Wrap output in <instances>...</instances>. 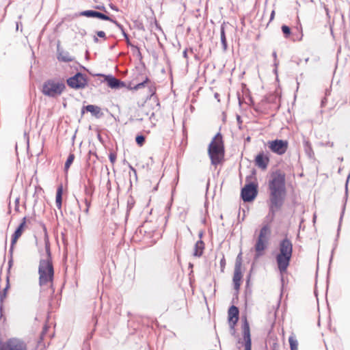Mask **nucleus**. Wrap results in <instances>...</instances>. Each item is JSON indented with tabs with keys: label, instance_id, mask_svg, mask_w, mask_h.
I'll use <instances>...</instances> for the list:
<instances>
[{
	"label": "nucleus",
	"instance_id": "1",
	"mask_svg": "<svg viewBox=\"0 0 350 350\" xmlns=\"http://www.w3.org/2000/svg\"><path fill=\"white\" fill-rule=\"evenodd\" d=\"M268 189L269 216L272 220L285 201L286 196L285 174L280 170L273 172L271 174V178L269 180Z\"/></svg>",
	"mask_w": 350,
	"mask_h": 350
},
{
	"label": "nucleus",
	"instance_id": "2",
	"mask_svg": "<svg viewBox=\"0 0 350 350\" xmlns=\"http://www.w3.org/2000/svg\"><path fill=\"white\" fill-rule=\"evenodd\" d=\"M45 252H40V260L38 267L39 284L42 286L52 282L54 277V269L53 265L50 243L48 236L45 234L44 238Z\"/></svg>",
	"mask_w": 350,
	"mask_h": 350
},
{
	"label": "nucleus",
	"instance_id": "3",
	"mask_svg": "<svg viewBox=\"0 0 350 350\" xmlns=\"http://www.w3.org/2000/svg\"><path fill=\"white\" fill-rule=\"evenodd\" d=\"M292 254V242L288 238L283 239L279 243V253L275 257L278 268L281 274L286 271Z\"/></svg>",
	"mask_w": 350,
	"mask_h": 350
},
{
	"label": "nucleus",
	"instance_id": "4",
	"mask_svg": "<svg viewBox=\"0 0 350 350\" xmlns=\"http://www.w3.org/2000/svg\"><path fill=\"white\" fill-rule=\"evenodd\" d=\"M208 154L211 159V164L217 165L224 159L225 154L224 144L222 135L217 133L208 145Z\"/></svg>",
	"mask_w": 350,
	"mask_h": 350
},
{
	"label": "nucleus",
	"instance_id": "5",
	"mask_svg": "<svg viewBox=\"0 0 350 350\" xmlns=\"http://www.w3.org/2000/svg\"><path fill=\"white\" fill-rule=\"evenodd\" d=\"M66 89L64 82L49 79L42 86V93L49 97H57L62 94Z\"/></svg>",
	"mask_w": 350,
	"mask_h": 350
},
{
	"label": "nucleus",
	"instance_id": "6",
	"mask_svg": "<svg viewBox=\"0 0 350 350\" xmlns=\"http://www.w3.org/2000/svg\"><path fill=\"white\" fill-rule=\"evenodd\" d=\"M270 234L271 230L268 225L263 226L260 229L255 244V250L258 256H261L262 252L266 249Z\"/></svg>",
	"mask_w": 350,
	"mask_h": 350
},
{
	"label": "nucleus",
	"instance_id": "7",
	"mask_svg": "<svg viewBox=\"0 0 350 350\" xmlns=\"http://www.w3.org/2000/svg\"><path fill=\"white\" fill-rule=\"evenodd\" d=\"M0 350H28V349L23 339L12 337L4 341H0Z\"/></svg>",
	"mask_w": 350,
	"mask_h": 350
},
{
	"label": "nucleus",
	"instance_id": "8",
	"mask_svg": "<svg viewBox=\"0 0 350 350\" xmlns=\"http://www.w3.org/2000/svg\"><path fill=\"white\" fill-rule=\"evenodd\" d=\"M66 82L69 87L75 90L83 89L88 85L86 76L79 72H77L74 76L69 77Z\"/></svg>",
	"mask_w": 350,
	"mask_h": 350
},
{
	"label": "nucleus",
	"instance_id": "9",
	"mask_svg": "<svg viewBox=\"0 0 350 350\" xmlns=\"http://www.w3.org/2000/svg\"><path fill=\"white\" fill-rule=\"evenodd\" d=\"M258 194V186L254 183H250L242 188L241 196L245 202H250L254 200Z\"/></svg>",
	"mask_w": 350,
	"mask_h": 350
},
{
	"label": "nucleus",
	"instance_id": "10",
	"mask_svg": "<svg viewBox=\"0 0 350 350\" xmlns=\"http://www.w3.org/2000/svg\"><path fill=\"white\" fill-rule=\"evenodd\" d=\"M268 147L272 152L278 155H282L286 152L288 143L286 140L276 139L268 142Z\"/></svg>",
	"mask_w": 350,
	"mask_h": 350
},
{
	"label": "nucleus",
	"instance_id": "11",
	"mask_svg": "<svg viewBox=\"0 0 350 350\" xmlns=\"http://www.w3.org/2000/svg\"><path fill=\"white\" fill-rule=\"evenodd\" d=\"M241 253H240L236 260L234 271L233 275V283L234 287L236 290L239 289L241 285V280L242 278L241 273Z\"/></svg>",
	"mask_w": 350,
	"mask_h": 350
},
{
	"label": "nucleus",
	"instance_id": "12",
	"mask_svg": "<svg viewBox=\"0 0 350 350\" xmlns=\"http://www.w3.org/2000/svg\"><path fill=\"white\" fill-rule=\"evenodd\" d=\"M96 76L103 77L104 81L107 83V85L111 89H120L124 88L126 84L124 81L116 78L111 75H105L103 74H97Z\"/></svg>",
	"mask_w": 350,
	"mask_h": 350
},
{
	"label": "nucleus",
	"instance_id": "13",
	"mask_svg": "<svg viewBox=\"0 0 350 350\" xmlns=\"http://www.w3.org/2000/svg\"><path fill=\"white\" fill-rule=\"evenodd\" d=\"M243 337L245 342V350H252V340L250 335V325L246 318L245 319L243 325Z\"/></svg>",
	"mask_w": 350,
	"mask_h": 350
},
{
	"label": "nucleus",
	"instance_id": "14",
	"mask_svg": "<svg viewBox=\"0 0 350 350\" xmlns=\"http://www.w3.org/2000/svg\"><path fill=\"white\" fill-rule=\"evenodd\" d=\"M27 223V218L26 217H23L22 222L20 224V225L18 226V228L16 229L15 232L12 234V241H11V245L9 250V252L12 254H13L14 250V244L16 243L18 239L21 236L24 226H25Z\"/></svg>",
	"mask_w": 350,
	"mask_h": 350
},
{
	"label": "nucleus",
	"instance_id": "15",
	"mask_svg": "<svg viewBox=\"0 0 350 350\" xmlns=\"http://www.w3.org/2000/svg\"><path fill=\"white\" fill-rule=\"evenodd\" d=\"M269 157L263 151L260 152L255 157L254 162L261 170H266L269 163Z\"/></svg>",
	"mask_w": 350,
	"mask_h": 350
},
{
	"label": "nucleus",
	"instance_id": "16",
	"mask_svg": "<svg viewBox=\"0 0 350 350\" xmlns=\"http://www.w3.org/2000/svg\"><path fill=\"white\" fill-rule=\"evenodd\" d=\"M228 322L230 328L234 329V327L239 320V311L237 306H231L228 309Z\"/></svg>",
	"mask_w": 350,
	"mask_h": 350
},
{
	"label": "nucleus",
	"instance_id": "17",
	"mask_svg": "<svg viewBox=\"0 0 350 350\" xmlns=\"http://www.w3.org/2000/svg\"><path fill=\"white\" fill-rule=\"evenodd\" d=\"M79 16H85L88 18H98L101 20H109L110 17L107 15L101 13L100 12L96 11V10H84L81 12H79Z\"/></svg>",
	"mask_w": 350,
	"mask_h": 350
},
{
	"label": "nucleus",
	"instance_id": "18",
	"mask_svg": "<svg viewBox=\"0 0 350 350\" xmlns=\"http://www.w3.org/2000/svg\"><path fill=\"white\" fill-rule=\"evenodd\" d=\"M85 111L90 112L92 115L97 118L102 117L103 113L99 107L93 105L83 106L81 109V115L83 116Z\"/></svg>",
	"mask_w": 350,
	"mask_h": 350
},
{
	"label": "nucleus",
	"instance_id": "19",
	"mask_svg": "<svg viewBox=\"0 0 350 350\" xmlns=\"http://www.w3.org/2000/svg\"><path fill=\"white\" fill-rule=\"evenodd\" d=\"M204 249V243L202 240L198 241L194 246L193 256L196 257H200Z\"/></svg>",
	"mask_w": 350,
	"mask_h": 350
},
{
	"label": "nucleus",
	"instance_id": "20",
	"mask_svg": "<svg viewBox=\"0 0 350 350\" xmlns=\"http://www.w3.org/2000/svg\"><path fill=\"white\" fill-rule=\"evenodd\" d=\"M57 59L59 61L63 62H70L74 60V57H72L68 52L64 51L58 50Z\"/></svg>",
	"mask_w": 350,
	"mask_h": 350
},
{
	"label": "nucleus",
	"instance_id": "21",
	"mask_svg": "<svg viewBox=\"0 0 350 350\" xmlns=\"http://www.w3.org/2000/svg\"><path fill=\"white\" fill-rule=\"evenodd\" d=\"M220 34H221V42L222 44V48L224 51H226L228 49V44H227V40L225 33V23H223L221 25V29H220Z\"/></svg>",
	"mask_w": 350,
	"mask_h": 350
},
{
	"label": "nucleus",
	"instance_id": "22",
	"mask_svg": "<svg viewBox=\"0 0 350 350\" xmlns=\"http://www.w3.org/2000/svg\"><path fill=\"white\" fill-rule=\"evenodd\" d=\"M220 34H221V42L222 44V48L224 51H226L228 49V44H227V40L225 33V23H223L221 25V29H220Z\"/></svg>",
	"mask_w": 350,
	"mask_h": 350
},
{
	"label": "nucleus",
	"instance_id": "23",
	"mask_svg": "<svg viewBox=\"0 0 350 350\" xmlns=\"http://www.w3.org/2000/svg\"><path fill=\"white\" fill-rule=\"evenodd\" d=\"M55 203L57 208L62 211V187H59L57 188L55 197Z\"/></svg>",
	"mask_w": 350,
	"mask_h": 350
},
{
	"label": "nucleus",
	"instance_id": "24",
	"mask_svg": "<svg viewBox=\"0 0 350 350\" xmlns=\"http://www.w3.org/2000/svg\"><path fill=\"white\" fill-rule=\"evenodd\" d=\"M288 342L290 344L291 350H297L298 349V342L295 337L293 335L290 336L288 338Z\"/></svg>",
	"mask_w": 350,
	"mask_h": 350
},
{
	"label": "nucleus",
	"instance_id": "25",
	"mask_svg": "<svg viewBox=\"0 0 350 350\" xmlns=\"http://www.w3.org/2000/svg\"><path fill=\"white\" fill-rule=\"evenodd\" d=\"M75 154L70 153L64 165V171L67 172L75 159Z\"/></svg>",
	"mask_w": 350,
	"mask_h": 350
},
{
	"label": "nucleus",
	"instance_id": "26",
	"mask_svg": "<svg viewBox=\"0 0 350 350\" xmlns=\"http://www.w3.org/2000/svg\"><path fill=\"white\" fill-rule=\"evenodd\" d=\"M149 92H150V96H148V98H149V99H155L156 101H158L157 100V96H155V92H156V88L155 87L151 84L149 87ZM157 106H159V103L157 102Z\"/></svg>",
	"mask_w": 350,
	"mask_h": 350
},
{
	"label": "nucleus",
	"instance_id": "27",
	"mask_svg": "<svg viewBox=\"0 0 350 350\" xmlns=\"http://www.w3.org/2000/svg\"><path fill=\"white\" fill-rule=\"evenodd\" d=\"M126 42V44L127 45L130 46L131 47V49H134L135 51H137V56L139 58V59H142V53L140 52V50H139V48L135 45H134L133 44H132L129 40V38H128V40H125Z\"/></svg>",
	"mask_w": 350,
	"mask_h": 350
},
{
	"label": "nucleus",
	"instance_id": "28",
	"mask_svg": "<svg viewBox=\"0 0 350 350\" xmlns=\"http://www.w3.org/2000/svg\"><path fill=\"white\" fill-rule=\"evenodd\" d=\"M149 83H150V80H149V79L148 77H146L144 81H143L141 83H137L133 88H131V89H133V90H137L139 89H141V88H144L145 86V84Z\"/></svg>",
	"mask_w": 350,
	"mask_h": 350
},
{
	"label": "nucleus",
	"instance_id": "29",
	"mask_svg": "<svg viewBox=\"0 0 350 350\" xmlns=\"http://www.w3.org/2000/svg\"><path fill=\"white\" fill-rule=\"evenodd\" d=\"M282 31L286 38H288L291 33L290 27L286 25H283L281 27Z\"/></svg>",
	"mask_w": 350,
	"mask_h": 350
},
{
	"label": "nucleus",
	"instance_id": "30",
	"mask_svg": "<svg viewBox=\"0 0 350 350\" xmlns=\"http://www.w3.org/2000/svg\"><path fill=\"white\" fill-rule=\"evenodd\" d=\"M135 142L139 146H142L145 142V137L142 135H137Z\"/></svg>",
	"mask_w": 350,
	"mask_h": 350
},
{
	"label": "nucleus",
	"instance_id": "31",
	"mask_svg": "<svg viewBox=\"0 0 350 350\" xmlns=\"http://www.w3.org/2000/svg\"><path fill=\"white\" fill-rule=\"evenodd\" d=\"M109 160L111 163H114L116 160V154L115 153L111 152L109 155Z\"/></svg>",
	"mask_w": 350,
	"mask_h": 350
},
{
	"label": "nucleus",
	"instance_id": "32",
	"mask_svg": "<svg viewBox=\"0 0 350 350\" xmlns=\"http://www.w3.org/2000/svg\"><path fill=\"white\" fill-rule=\"evenodd\" d=\"M345 206H343V208H342V213H341V215H340V217L339 225H338V233L339 232L340 229V225H341L342 217H343L344 213H345Z\"/></svg>",
	"mask_w": 350,
	"mask_h": 350
},
{
	"label": "nucleus",
	"instance_id": "33",
	"mask_svg": "<svg viewBox=\"0 0 350 350\" xmlns=\"http://www.w3.org/2000/svg\"><path fill=\"white\" fill-rule=\"evenodd\" d=\"M296 29H297V31L298 32H299V33H300V36H299V38H297V40H301L302 39V37H303V33H302V27H301V25H299V26H297V27H296Z\"/></svg>",
	"mask_w": 350,
	"mask_h": 350
},
{
	"label": "nucleus",
	"instance_id": "34",
	"mask_svg": "<svg viewBox=\"0 0 350 350\" xmlns=\"http://www.w3.org/2000/svg\"><path fill=\"white\" fill-rule=\"evenodd\" d=\"M96 35L102 38L106 39L105 33L103 31H96Z\"/></svg>",
	"mask_w": 350,
	"mask_h": 350
},
{
	"label": "nucleus",
	"instance_id": "35",
	"mask_svg": "<svg viewBox=\"0 0 350 350\" xmlns=\"http://www.w3.org/2000/svg\"><path fill=\"white\" fill-rule=\"evenodd\" d=\"M225 265H226V260H225L224 256H223V258L220 260V266H221V271H224Z\"/></svg>",
	"mask_w": 350,
	"mask_h": 350
},
{
	"label": "nucleus",
	"instance_id": "36",
	"mask_svg": "<svg viewBox=\"0 0 350 350\" xmlns=\"http://www.w3.org/2000/svg\"><path fill=\"white\" fill-rule=\"evenodd\" d=\"M272 55H273V58H274V66H275V68H276V67L278 66V62H277V61H276V58H277V53H276V52H275V51H273Z\"/></svg>",
	"mask_w": 350,
	"mask_h": 350
},
{
	"label": "nucleus",
	"instance_id": "37",
	"mask_svg": "<svg viewBox=\"0 0 350 350\" xmlns=\"http://www.w3.org/2000/svg\"><path fill=\"white\" fill-rule=\"evenodd\" d=\"M108 21H110V22H111V23H113V24H115V25H116V27H119L120 26V25H121V24H120V23H119L117 21L113 20V18H111V17H110V19H109V20H108Z\"/></svg>",
	"mask_w": 350,
	"mask_h": 350
},
{
	"label": "nucleus",
	"instance_id": "38",
	"mask_svg": "<svg viewBox=\"0 0 350 350\" xmlns=\"http://www.w3.org/2000/svg\"><path fill=\"white\" fill-rule=\"evenodd\" d=\"M108 21H110V22H111V23H113V24H115V25H116V27H119L120 26V25H121V24H120V23H119L117 21L113 20V18H111V17H110V19H109V20H108Z\"/></svg>",
	"mask_w": 350,
	"mask_h": 350
},
{
	"label": "nucleus",
	"instance_id": "39",
	"mask_svg": "<svg viewBox=\"0 0 350 350\" xmlns=\"http://www.w3.org/2000/svg\"><path fill=\"white\" fill-rule=\"evenodd\" d=\"M108 21H110V22H111V23H113V24H115V25H116V27H119L120 26V25H121V24H120V23H119L117 21L113 20V18H111V17H110V19H109V20H108Z\"/></svg>",
	"mask_w": 350,
	"mask_h": 350
},
{
	"label": "nucleus",
	"instance_id": "40",
	"mask_svg": "<svg viewBox=\"0 0 350 350\" xmlns=\"http://www.w3.org/2000/svg\"><path fill=\"white\" fill-rule=\"evenodd\" d=\"M85 193L87 196H92V191L88 189L86 186L85 187Z\"/></svg>",
	"mask_w": 350,
	"mask_h": 350
},
{
	"label": "nucleus",
	"instance_id": "41",
	"mask_svg": "<svg viewBox=\"0 0 350 350\" xmlns=\"http://www.w3.org/2000/svg\"><path fill=\"white\" fill-rule=\"evenodd\" d=\"M10 258H9V260H8V265H9V267H10L13 263V258H12V254H11L10 252Z\"/></svg>",
	"mask_w": 350,
	"mask_h": 350
},
{
	"label": "nucleus",
	"instance_id": "42",
	"mask_svg": "<svg viewBox=\"0 0 350 350\" xmlns=\"http://www.w3.org/2000/svg\"><path fill=\"white\" fill-rule=\"evenodd\" d=\"M84 202H85V205H86V207H87V208H90V204H91L90 201L89 200H88L87 198H85V200H84Z\"/></svg>",
	"mask_w": 350,
	"mask_h": 350
},
{
	"label": "nucleus",
	"instance_id": "43",
	"mask_svg": "<svg viewBox=\"0 0 350 350\" xmlns=\"http://www.w3.org/2000/svg\"><path fill=\"white\" fill-rule=\"evenodd\" d=\"M187 51H188L187 49H185L183 53V55L184 58H185L187 60L188 59Z\"/></svg>",
	"mask_w": 350,
	"mask_h": 350
},
{
	"label": "nucleus",
	"instance_id": "44",
	"mask_svg": "<svg viewBox=\"0 0 350 350\" xmlns=\"http://www.w3.org/2000/svg\"><path fill=\"white\" fill-rule=\"evenodd\" d=\"M129 166L131 171L133 172V174H135V169L130 164L129 165Z\"/></svg>",
	"mask_w": 350,
	"mask_h": 350
},
{
	"label": "nucleus",
	"instance_id": "45",
	"mask_svg": "<svg viewBox=\"0 0 350 350\" xmlns=\"http://www.w3.org/2000/svg\"><path fill=\"white\" fill-rule=\"evenodd\" d=\"M122 35H123V36H124V39H125V40H128V37H129V36H128V34L126 33V31H123Z\"/></svg>",
	"mask_w": 350,
	"mask_h": 350
},
{
	"label": "nucleus",
	"instance_id": "46",
	"mask_svg": "<svg viewBox=\"0 0 350 350\" xmlns=\"http://www.w3.org/2000/svg\"><path fill=\"white\" fill-rule=\"evenodd\" d=\"M143 120H144V118H143L142 117H139V116H138L136 118V119H135V120H137V121H138V122H142V121H143Z\"/></svg>",
	"mask_w": 350,
	"mask_h": 350
},
{
	"label": "nucleus",
	"instance_id": "47",
	"mask_svg": "<svg viewBox=\"0 0 350 350\" xmlns=\"http://www.w3.org/2000/svg\"><path fill=\"white\" fill-rule=\"evenodd\" d=\"M109 6H110V8H111L112 10H116V11H118V8H116V6H115V5H113V4H111Z\"/></svg>",
	"mask_w": 350,
	"mask_h": 350
},
{
	"label": "nucleus",
	"instance_id": "48",
	"mask_svg": "<svg viewBox=\"0 0 350 350\" xmlns=\"http://www.w3.org/2000/svg\"><path fill=\"white\" fill-rule=\"evenodd\" d=\"M69 213L72 216L73 218L76 217L75 213H74L73 211H72V210L69 211Z\"/></svg>",
	"mask_w": 350,
	"mask_h": 350
},
{
	"label": "nucleus",
	"instance_id": "49",
	"mask_svg": "<svg viewBox=\"0 0 350 350\" xmlns=\"http://www.w3.org/2000/svg\"><path fill=\"white\" fill-rule=\"evenodd\" d=\"M312 151L311 147L308 146V148H306V152L309 154V152Z\"/></svg>",
	"mask_w": 350,
	"mask_h": 350
},
{
	"label": "nucleus",
	"instance_id": "50",
	"mask_svg": "<svg viewBox=\"0 0 350 350\" xmlns=\"http://www.w3.org/2000/svg\"><path fill=\"white\" fill-rule=\"evenodd\" d=\"M274 14H275V12L272 11V12L271 14V16H270V21H271L273 18Z\"/></svg>",
	"mask_w": 350,
	"mask_h": 350
},
{
	"label": "nucleus",
	"instance_id": "51",
	"mask_svg": "<svg viewBox=\"0 0 350 350\" xmlns=\"http://www.w3.org/2000/svg\"><path fill=\"white\" fill-rule=\"evenodd\" d=\"M93 40H94V42H96V43H97L98 42V38L97 37H96V36H94V39Z\"/></svg>",
	"mask_w": 350,
	"mask_h": 350
},
{
	"label": "nucleus",
	"instance_id": "52",
	"mask_svg": "<svg viewBox=\"0 0 350 350\" xmlns=\"http://www.w3.org/2000/svg\"><path fill=\"white\" fill-rule=\"evenodd\" d=\"M198 236H199L200 239H201L203 236V232H202V231L200 232Z\"/></svg>",
	"mask_w": 350,
	"mask_h": 350
},
{
	"label": "nucleus",
	"instance_id": "53",
	"mask_svg": "<svg viewBox=\"0 0 350 350\" xmlns=\"http://www.w3.org/2000/svg\"><path fill=\"white\" fill-rule=\"evenodd\" d=\"M230 330H231V332H232V335H234V334H235V329L234 328V329H232L230 328Z\"/></svg>",
	"mask_w": 350,
	"mask_h": 350
},
{
	"label": "nucleus",
	"instance_id": "54",
	"mask_svg": "<svg viewBox=\"0 0 350 350\" xmlns=\"http://www.w3.org/2000/svg\"><path fill=\"white\" fill-rule=\"evenodd\" d=\"M88 211H89V208H87V207H86V208L84 210V212H85V213H88Z\"/></svg>",
	"mask_w": 350,
	"mask_h": 350
},
{
	"label": "nucleus",
	"instance_id": "55",
	"mask_svg": "<svg viewBox=\"0 0 350 350\" xmlns=\"http://www.w3.org/2000/svg\"><path fill=\"white\" fill-rule=\"evenodd\" d=\"M8 288V284L6 286V287L3 290L4 291V295L5 294V291H7Z\"/></svg>",
	"mask_w": 350,
	"mask_h": 350
},
{
	"label": "nucleus",
	"instance_id": "56",
	"mask_svg": "<svg viewBox=\"0 0 350 350\" xmlns=\"http://www.w3.org/2000/svg\"><path fill=\"white\" fill-rule=\"evenodd\" d=\"M338 159L342 162L343 161V157H338Z\"/></svg>",
	"mask_w": 350,
	"mask_h": 350
},
{
	"label": "nucleus",
	"instance_id": "57",
	"mask_svg": "<svg viewBox=\"0 0 350 350\" xmlns=\"http://www.w3.org/2000/svg\"><path fill=\"white\" fill-rule=\"evenodd\" d=\"M132 51H133V54L137 55V51L132 49Z\"/></svg>",
	"mask_w": 350,
	"mask_h": 350
},
{
	"label": "nucleus",
	"instance_id": "58",
	"mask_svg": "<svg viewBox=\"0 0 350 350\" xmlns=\"http://www.w3.org/2000/svg\"><path fill=\"white\" fill-rule=\"evenodd\" d=\"M218 96H219V94H218L217 93H215V98H217Z\"/></svg>",
	"mask_w": 350,
	"mask_h": 350
},
{
	"label": "nucleus",
	"instance_id": "59",
	"mask_svg": "<svg viewBox=\"0 0 350 350\" xmlns=\"http://www.w3.org/2000/svg\"><path fill=\"white\" fill-rule=\"evenodd\" d=\"M133 176L137 178V171L135 170V174H133Z\"/></svg>",
	"mask_w": 350,
	"mask_h": 350
},
{
	"label": "nucleus",
	"instance_id": "60",
	"mask_svg": "<svg viewBox=\"0 0 350 350\" xmlns=\"http://www.w3.org/2000/svg\"><path fill=\"white\" fill-rule=\"evenodd\" d=\"M189 51H190L191 53H193V49H191H191H189Z\"/></svg>",
	"mask_w": 350,
	"mask_h": 350
},
{
	"label": "nucleus",
	"instance_id": "61",
	"mask_svg": "<svg viewBox=\"0 0 350 350\" xmlns=\"http://www.w3.org/2000/svg\"><path fill=\"white\" fill-rule=\"evenodd\" d=\"M240 118H240V116H237V120H238L239 122L240 121Z\"/></svg>",
	"mask_w": 350,
	"mask_h": 350
},
{
	"label": "nucleus",
	"instance_id": "62",
	"mask_svg": "<svg viewBox=\"0 0 350 350\" xmlns=\"http://www.w3.org/2000/svg\"><path fill=\"white\" fill-rule=\"evenodd\" d=\"M120 31H121V32H122V33H123V31H124V27H123V28H122V29H120Z\"/></svg>",
	"mask_w": 350,
	"mask_h": 350
},
{
	"label": "nucleus",
	"instance_id": "63",
	"mask_svg": "<svg viewBox=\"0 0 350 350\" xmlns=\"http://www.w3.org/2000/svg\"><path fill=\"white\" fill-rule=\"evenodd\" d=\"M120 29H121L122 28H123V26L122 25H120V26L118 27Z\"/></svg>",
	"mask_w": 350,
	"mask_h": 350
},
{
	"label": "nucleus",
	"instance_id": "64",
	"mask_svg": "<svg viewBox=\"0 0 350 350\" xmlns=\"http://www.w3.org/2000/svg\"><path fill=\"white\" fill-rule=\"evenodd\" d=\"M315 219H316V215H314V218H313L314 221H315Z\"/></svg>",
	"mask_w": 350,
	"mask_h": 350
}]
</instances>
